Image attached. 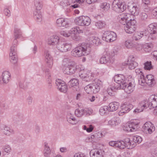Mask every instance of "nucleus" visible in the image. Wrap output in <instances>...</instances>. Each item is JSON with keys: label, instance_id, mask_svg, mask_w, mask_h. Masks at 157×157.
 Instances as JSON below:
<instances>
[{"label": "nucleus", "instance_id": "nucleus-64", "mask_svg": "<svg viewBox=\"0 0 157 157\" xmlns=\"http://www.w3.org/2000/svg\"><path fill=\"white\" fill-rule=\"evenodd\" d=\"M152 13L153 15L157 17V7L153 10Z\"/></svg>", "mask_w": 157, "mask_h": 157}, {"label": "nucleus", "instance_id": "nucleus-35", "mask_svg": "<svg viewBox=\"0 0 157 157\" xmlns=\"http://www.w3.org/2000/svg\"><path fill=\"white\" fill-rule=\"evenodd\" d=\"M34 17L37 21L40 22L42 20V16L40 11L36 10L33 13Z\"/></svg>", "mask_w": 157, "mask_h": 157}, {"label": "nucleus", "instance_id": "nucleus-32", "mask_svg": "<svg viewBox=\"0 0 157 157\" xmlns=\"http://www.w3.org/2000/svg\"><path fill=\"white\" fill-rule=\"evenodd\" d=\"M86 111L83 108H79L75 109V113L77 117H80L84 115Z\"/></svg>", "mask_w": 157, "mask_h": 157}, {"label": "nucleus", "instance_id": "nucleus-4", "mask_svg": "<svg viewBox=\"0 0 157 157\" xmlns=\"http://www.w3.org/2000/svg\"><path fill=\"white\" fill-rule=\"evenodd\" d=\"M114 55L113 51L104 52L100 58L99 62L101 64L110 65L114 62Z\"/></svg>", "mask_w": 157, "mask_h": 157}, {"label": "nucleus", "instance_id": "nucleus-5", "mask_svg": "<svg viewBox=\"0 0 157 157\" xmlns=\"http://www.w3.org/2000/svg\"><path fill=\"white\" fill-rule=\"evenodd\" d=\"M63 69V73L67 75L73 74L76 72H79L81 71V68L79 66L77 65L74 62H69L67 67Z\"/></svg>", "mask_w": 157, "mask_h": 157}, {"label": "nucleus", "instance_id": "nucleus-41", "mask_svg": "<svg viewBox=\"0 0 157 157\" xmlns=\"http://www.w3.org/2000/svg\"><path fill=\"white\" fill-rule=\"evenodd\" d=\"M132 139L133 142H134V143L136 144V143L139 144L140 143L142 140V139L141 137L137 135L133 136Z\"/></svg>", "mask_w": 157, "mask_h": 157}, {"label": "nucleus", "instance_id": "nucleus-9", "mask_svg": "<svg viewBox=\"0 0 157 157\" xmlns=\"http://www.w3.org/2000/svg\"><path fill=\"white\" fill-rule=\"evenodd\" d=\"M57 48L60 51L63 52L71 50V43L60 41L56 45Z\"/></svg>", "mask_w": 157, "mask_h": 157}, {"label": "nucleus", "instance_id": "nucleus-10", "mask_svg": "<svg viewBox=\"0 0 157 157\" xmlns=\"http://www.w3.org/2000/svg\"><path fill=\"white\" fill-rule=\"evenodd\" d=\"M147 31L149 34H147V36L152 40L155 39L156 37V33H157V24L154 23L149 25L147 29Z\"/></svg>", "mask_w": 157, "mask_h": 157}, {"label": "nucleus", "instance_id": "nucleus-22", "mask_svg": "<svg viewBox=\"0 0 157 157\" xmlns=\"http://www.w3.org/2000/svg\"><path fill=\"white\" fill-rule=\"evenodd\" d=\"M90 157H103L102 151L100 149H93L90 152Z\"/></svg>", "mask_w": 157, "mask_h": 157}, {"label": "nucleus", "instance_id": "nucleus-16", "mask_svg": "<svg viewBox=\"0 0 157 157\" xmlns=\"http://www.w3.org/2000/svg\"><path fill=\"white\" fill-rule=\"evenodd\" d=\"M78 80L76 78H72L68 82L67 85L69 88H73L74 91H78L80 90Z\"/></svg>", "mask_w": 157, "mask_h": 157}, {"label": "nucleus", "instance_id": "nucleus-53", "mask_svg": "<svg viewBox=\"0 0 157 157\" xmlns=\"http://www.w3.org/2000/svg\"><path fill=\"white\" fill-rule=\"evenodd\" d=\"M67 121L72 124H76L77 122L75 117H70L67 118Z\"/></svg>", "mask_w": 157, "mask_h": 157}, {"label": "nucleus", "instance_id": "nucleus-63", "mask_svg": "<svg viewBox=\"0 0 157 157\" xmlns=\"http://www.w3.org/2000/svg\"><path fill=\"white\" fill-rule=\"evenodd\" d=\"M94 127L92 125H90L89 127L87 128L86 131L88 132H91L93 130Z\"/></svg>", "mask_w": 157, "mask_h": 157}, {"label": "nucleus", "instance_id": "nucleus-57", "mask_svg": "<svg viewBox=\"0 0 157 157\" xmlns=\"http://www.w3.org/2000/svg\"><path fill=\"white\" fill-rule=\"evenodd\" d=\"M46 76L47 78V81L51 80V75H50L49 71L48 70L45 71Z\"/></svg>", "mask_w": 157, "mask_h": 157}, {"label": "nucleus", "instance_id": "nucleus-12", "mask_svg": "<svg viewBox=\"0 0 157 157\" xmlns=\"http://www.w3.org/2000/svg\"><path fill=\"white\" fill-rule=\"evenodd\" d=\"M10 58L11 62L15 64L17 62L18 57L17 53L16 47L15 46H12L10 48Z\"/></svg>", "mask_w": 157, "mask_h": 157}, {"label": "nucleus", "instance_id": "nucleus-39", "mask_svg": "<svg viewBox=\"0 0 157 157\" xmlns=\"http://www.w3.org/2000/svg\"><path fill=\"white\" fill-rule=\"evenodd\" d=\"M129 20L127 23V25L124 27H136V21L134 19L132 20L131 19H129Z\"/></svg>", "mask_w": 157, "mask_h": 157}, {"label": "nucleus", "instance_id": "nucleus-50", "mask_svg": "<svg viewBox=\"0 0 157 157\" xmlns=\"http://www.w3.org/2000/svg\"><path fill=\"white\" fill-rule=\"evenodd\" d=\"M140 77V78L138 80L139 84L141 86L144 85V83H146L145 76L142 75Z\"/></svg>", "mask_w": 157, "mask_h": 157}, {"label": "nucleus", "instance_id": "nucleus-40", "mask_svg": "<svg viewBox=\"0 0 157 157\" xmlns=\"http://www.w3.org/2000/svg\"><path fill=\"white\" fill-rule=\"evenodd\" d=\"M100 7L102 10L106 11L108 10L110 7V5L106 2H104L101 4Z\"/></svg>", "mask_w": 157, "mask_h": 157}, {"label": "nucleus", "instance_id": "nucleus-62", "mask_svg": "<svg viewBox=\"0 0 157 157\" xmlns=\"http://www.w3.org/2000/svg\"><path fill=\"white\" fill-rule=\"evenodd\" d=\"M144 8V10L145 12H148L150 10V9L149 7L148 6V5H144L142 4Z\"/></svg>", "mask_w": 157, "mask_h": 157}, {"label": "nucleus", "instance_id": "nucleus-44", "mask_svg": "<svg viewBox=\"0 0 157 157\" xmlns=\"http://www.w3.org/2000/svg\"><path fill=\"white\" fill-rule=\"evenodd\" d=\"M82 71H82L81 70V71H79L78 74L79 77L81 78H82L83 80L86 82L88 81L89 80L88 75L82 73Z\"/></svg>", "mask_w": 157, "mask_h": 157}, {"label": "nucleus", "instance_id": "nucleus-3", "mask_svg": "<svg viewBox=\"0 0 157 157\" xmlns=\"http://www.w3.org/2000/svg\"><path fill=\"white\" fill-rule=\"evenodd\" d=\"M140 106L147 108L149 107L150 109L157 108V95H151L148 100H143L139 104Z\"/></svg>", "mask_w": 157, "mask_h": 157}, {"label": "nucleus", "instance_id": "nucleus-31", "mask_svg": "<svg viewBox=\"0 0 157 157\" xmlns=\"http://www.w3.org/2000/svg\"><path fill=\"white\" fill-rule=\"evenodd\" d=\"M147 36V34L146 33H145V32H138L134 34V36L133 37V39L136 40H139L142 37H143Z\"/></svg>", "mask_w": 157, "mask_h": 157}, {"label": "nucleus", "instance_id": "nucleus-19", "mask_svg": "<svg viewBox=\"0 0 157 157\" xmlns=\"http://www.w3.org/2000/svg\"><path fill=\"white\" fill-rule=\"evenodd\" d=\"M45 55V61L46 62L48 67L51 68L53 65V59L51 55L48 51H46L44 52Z\"/></svg>", "mask_w": 157, "mask_h": 157}, {"label": "nucleus", "instance_id": "nucleus-1", "mask_svg": "<svg viewBox=\"0 0 157 157\" xmlns=\"http://www.w3.org/2000/svg\"><path fill=\"white\" fill-rule=\"evenodd\" d=\"M91 50L89 44L82 43L74 49L71 52V55L74 57H78L89 54Z\"/></svg>", "mask_w": 157, "mask_h": 157}, {"label": "nucleus", "instance_id": "nucleus-59", "mask_svg": "<svg viewBox=\"0 0 157 157\" xmlns=\"http://www.w3.org/2000/svg\"><path fill=\"white\" fill-rule=\"evenodd\" d=\"M74 157H86L85 155L84 154L80 153H77L75 154Z\"/></svg>", "mask_w": 157, "mask_h": 157}, {"label": "nucleus", "instance_id": "nucleus-27", "mask_svg": "<svg viewBox=\"0 0 157 157\" xmlns=\"http://www.w3.org/2000/svg\"><path fill=\"white\" fill-rule=\"evenodd\" d=\"M120 104L117 102H113L109 103V112H113L116 111L118 108Z\"/></svg>", "mask_w": 157, "mask_h": 157}, {"label": "nucleus", "instance_id": "nucleus-6", "mask_svg": "<svg viewBox=\"0 0 157 157\" xmlns=\"http://www.w3.org/2000/svg\"><path fill=\"white\" fill-rule=\"evenodd\" d=\"M75 23L77 25L81 26H87L91 23V20L87 16H81L76 17L74 20Z\"/></svg>", "mask_w": 157, "mask_h": 157}, {"label": "nucleus", "instance_id": "nucleus-15", "mask_svg": "<svg viewBox=\"0 0 157 157\" xmlns=\"http://www.w3.org/2000/svg\"><path fill=\"white\" fill-rule=\"evenodd\" d=\"M133 106L131 104L125 102L121 106V109L119 113V115L129 112L132 109Z\"/></svg>", "mask_w": 157, "mask_h": 157}, {"label": "nucleus", "instance_id": "nucleus-43", "mask_svg": "<svg viewBox=\"0 0 157 157\" xmlns=\"http://www.w3.org/2000/svg\"><path fill=\"white\" fill-rule=\"evenodd\" d=\"M109 107L107 106H104L101 107L99 109L100 114L103 115L106 113L107 111H109Z\"/></svg>", "mask_w": 157, "mask_h": 157}, {"label": "nucleus", "instance_id": "nucleus-46", "mask_svg": "<svg viewBox=\"0 0 157 157\" xmlns=\"http://www.w3.org/2000/svg\"><path fill=\"white\" fill-rule=\"evenodd\" d=\"M136 27H124V29L126 33H133L136 30Z\"/></svg>", "mask_w": 157, "mask_h": 157}, {"label": "nucleus", "instance_id": "nucleus-8", "mask_svg": "<svg viewBox=\"0 0 157 157\" xmlns=\"http://www.w3.org/2000/svg\"><path fill=\"white\" fill-rule=\"evenodd\" d=\"M117 36L116 33L113 32L107 31L103 33L102 39L107 42H112L116 40Z\"/></svg>", "mask_w": 157, "mask_h": 157}, {"label": "nucleus", "instance_id": "nucleus-7", "mask_svg": "<svg viewBox=\"0 0 157 157\" xmlns=\"http://www.w3.org/2000/svg\"><path fill=\"white\" fill-rule=\"evenodd\" d=\"M139 123L136 120H132L124 126V130L127 132H135L138 129Z\"/></svg>", "mask_w": 157, "mask_h": 157}, {"label": "nucleus", "instance_id": "nucleus-14", "mask_svg": "<svg viewBox=\"0 0 157 157\" xmlns=\"http://www.w3.org/2000/svg\"><path fill=\"white\" fill-rule=\"evenodd\" d=\"M55 84L57 86V88L61 92L66 93L67 91V86L65 83L59 79L56 80Z\"/></svg>", "mask_w": 157, "mask_h": 157}, {"label": "nucleus", "instance_id": "nucleus-36", "mask_svg": "<svg viewBox=\"0 0 157 157\" xmlns=\"http://www.w3.org/2000/svg\"><path fill=\"white\" fill-rule=\"evenodd\" d=\"M44 144V155L45 156L48 157L49 156V155L50 154V149L49 147L48 146V144L47 143L45 142Z\"/></svg>", "mask_w": 157, "mask_h": 157}, {"label": "nucleus", "instance_id": "nucleus-61", "mask_svg": "<svg viewBox=\"0 0 157 157\" xmlns=\"http://www.w3.org/2000/svg\"><path fill=\"white\" fill-rule=\"evenodd\" d=\"M60 34L61 35L65 37H68L70 35L68 33L66 32L63 31L60 32Z\"/></svg>", "mask_w": 157, "mask_h": 157}, {"label": "nucleus", "instance_id": "nucleus-58", "mask_svg": "<svg viewBox=\"0 0 157 157\" xmlns=\"http://www.w3.org/2000/svg\"><path fill=\"white\" fill-rule=\"evenodd\" d=\"M139 107H141V108H137L136 109H135L134 111L133 112L136 113H138L140 112H142L143 111V110L144 109H145L143 107L140 106L139 105Z\"/></svg>", "mask_w": 157, "mask_h": 157}, {"label": "nucleus", "instance_id": "nucleus-51", "mask_svg": "<svg viewBox=\"0 0 157 157\" xmlns=\"http://www.w3.org/2000/svg\"><path fill=\"white\" fill-rule=\"evenodd\" d=\"M152 46L151 44H146L144 45L143 48L145 51L149 52L151 51Z\"/></svg>", "mask_w": 157, "mask_h": 157}, {"label": "nucleus", "instance_id": "nucleus-23", "mask_svg": "<svg viewBox=\"0 0 157 157\" xmlns=\"http://www.w3.org/2000/svg\"><path fill=\"white\" fill-rule=\"evenodd\" d=\"M56 23L58 26L64 27L66 28L68 27L69 24L67 19L63 18H60L57 20Z\"/></svg>", "mask_w": 157, "mask_h": 157}, {"label": "nucleus", "instance_id": "nucleus-13", "mask_svg": "<svg viewBox=\"0 0 157 157\" xmlns=\"http://www.w3.org/2000/svg\"><path fill=\"white\" fill-rule=\"evenodd\" d=\"M114 81L119 85L120 88L126 84V79L122 74H118L115 75L114 77Z\"/></svg>", "mask_w": 157, "mask_h": 157}, {"label": "nucleus", "instance_id": "nucleus-21", "mask_svg": "<svg viewBox=\"0 0 157 157\" xmlns=\"http://www.w3.org/2000/svg\"><path fill=\"white\" fill-rule=\"evenodd\" d=\"M134 60L135 58L134 57L131 58L130 57L128 59L127 64L128 66V68L130 70L134 69L138 65V63Z\"/></svg>", "mask_w": 157, "mask_h": 157}, {"label": "nucleus", "instance_id": "nucleus-37", "mask_svg": "<svg viewBox=\"0 0 157 157\" xmlns=\"http://www.w3.org/2000/svg\"><path fill=\"white\" fill-rule=\"evenodd\" d=\"M130 141V139L129 138H126L123 140L119 141L121 144L120 145V149H124L126 146V144H127L129 141Z\"/></svg>", "mask_w": 157, "mask_h": 157}, {"label": "nucleus", "instance_id": "nucleus-45", "mask_svg": "<svg viewBox=\"0 0 157 157\" xmlns=\"http://www.w3.org/2000/svg\"><path fill=\"white\" fill-rule=\"evenodd\" d=\"M144 69L145 70H150L153 68L151 61H147L144 63Z\"/></svg>", "mask_w": 157, "mask_h": 157}, {"label": "nucleus", "instance_id": "nucleus-20", "mask_svg": "<svg viewBox=\"0 0 157 157\" xmlns=\"http://www.w3.org/2000/svg\"><path fill=\"white\" fill-rule=\"evenodd\" d=\"M130 15L129 14L122 13L118 16V19H119L120 23L123 25H126L127 23L129 20L128 16Z\"/></svg>", "mask_w": 157, "mask_h": 157}, {"label": "nucleus", "instance_id": "nucleus-54", "mask_svg": "<svg viewBox=\"0 0 157 157\" xmlns=\"http://www.w3.org/2000/svg\"><path fill=\"white\" fill-rule=\"evenodd\" d=\"M117 120L115 119H112L109 120L108 122V124L112 126H115L117 123Z\"/></svg>", "mask_w": 157, "mask_h": 157}, {"label": "nucleus", "instance_id": "nucleus-11", "mask_svg": "<svg viewBox=\"0 0 157 157\" xmlns=\"http://www.w3.org/2000/svg\"><path fill=\"white\" fill-rule=\"evenodd\" d=\"M142 131L147 134H151L155 129L154 125L150 122H146L142 127Z\"/></svg>", "mask_w": 157, "mask_h": 157}, {"label": "nucleus", "instance_id": "nucleus-26", "mask_svg": "<svg viewBox=\"0 0 157 157\" xmlns=\"http://www.w3.org/2000/svg\"><path fill=\"white\" fill-rule=\"evenodd\" d=\"M59 37L56 35L53 36L51 37L48 41V44L51 45H56L60 41Z\"/></svg>", "mask_w": 157, "mask_h": 157}, {"label": "nucleus", "instance_id": "nucleus-29", "mask_svg": "<svg viewBox=\"0 0 157 157\" xmlns=\"http://www.w3.org/2000/svg\"><path fill=\"white\" fill-rule=\"evenodd\" d=\"M106 25L105 21L99 20L95 22V25L98 29H102L105 28Z\"/></svg>", "mask_w": 157, "mask_h": 157}, {"label": "nucleus", "instance_id": "nucleus-49", "mask_svg": "<svg viewBox=\"0 0 157 157\" xmlns=\"http://www.w3.org/2000/svg\"><path fill=\"white\" fill-rule=\"evenodd\" d=\"M125 145H126V147H127L128 149H132L136 145V144L134 143V142H133L132 140L131 141L130 140V141H129Z\"/></svg>", "mask_w": 157, "mask_h": 157}, {"label": "nucleus", "instance_id": "nucleus-60", "mask_svg": "<svg viewBox=\"0 0 157 157\" xmlns=\"http://www.w3.org/2000/svg\"><path fill=\"white\" fill-rule=\"evenodd\" d=\"M135 72L137 74H138L140 75L139 76L144 75V73L141 71V69H136L135 70Z\"/></svg>", "mask_w": 157, "mask_h": 157}, {"label": "nucleus", "instance_id": "nucleus-56", "mask_svg": "<svg viewBox=\"0 0 157 157\" xmlns=\"http://www.w3.org/2000/svg\"><path fill=\"white\" fill-rule=\"evenodd\" d=\"M3 150L5 152L8 153L11 151V148L10 146L7 145L4 147Z\"/></svg>", "mask_w": 157, "mask_h": 157}, {"label": "nucleus", "instance_id": "nucleus-33", "mask_svg": "<svg viewBox=\"0 0 157 157\" xmlns=\"http://www.w3.org/2000/svg\"><path fill=\"white\" fill-rule=\"evenodd\" d=\"M124 45L127 48L131 49L133 48L136 47L137 44L134 43L130 40H127L125 41Z\"/></svg>", "mask_w": 157, "mask_h": 157}, {"label": "nucleus", "instance_id": "nucleus-30", "mask_svg": "<svg viewBox=\"0 0 157 157\" xmlns=\"http://www.w3.org/2000/svg\"><path fill=\"white\" fill-rule=\"evenodd\" d=\"M145 78L146 83L149 86H151L155 83L153 76L151 75H147Z\"/></svg>", "mask_w": 157, "mask_h": 157}, {"label": "nucleus", "instance_id": "nucleus-42", "mask_svg": "<svg viewBox=\"0 0 157 157\" xmlns=\"http://www.w3.org/2000/svg\"><path fill=\"white\" fill-rule=\"evenodd\" d=\"M121 144L120 143V141H109V146L114 147L120 149V145Z\"/></svg>", "mask_w": 157, "mask_h": 157}, {"label": "nucleus", "instance_id": "nucleus-2", "mask_svg": "<svg viewBox=\"0 0 157 157\" xmlns=\"http://www.w3.org/2000/svg\"><path fill=\"white\" fill-rule=\"evenodd\" d=\"M102 85V82L99 79H96L92 83L86 86L84 89L88 94H96L100 91Z\"/></svg>", "mask_w": 157, "mask_h": 157}, {"label": "nucleus", "instance_id": "nucleus-47", "mask_svg": "<svg viewBox=\"0 0 157 157\" xmlns=\"http://www.w3.org/2000/svg\"><path fill=\"white\" fill-rule=\"evenodd\" d=\"M35 6L36 7V9L37 10L40 11L42 8V4L41 2L39 0L36 1L34 2Z\"/></svg>", "mask_w": 157, "mask_h": 157}, {"label": "nucleus", "instance_id": "nucleus-48", "mask_svg": "<svg viewBox=\"0 0 157 157\" xmlns=\"http://www.w3.org/2000/svg\"><path fill=\"white\" fill-rule=\"evenodd\" d=\"M104 136L103 135L101 132H98L95 133L94 134L91 136L92 138L93 137L95 139H98L99 138H101Z\"/></svg>", "mask_w": 157, "mask_h": 157}, {"label": "nucleus", "instance_id": "nucleus-17", "mask_svg": "<svg viewBox=\"0 0 157 157\" xmlns=\"http://www.w3.org/2000/svg\"><path fill=\"white\" fill-rule=\"evenodd\" d=\"M128 10L131 14L134 16L138 15L140 12L139 7L134 4L128 5L127 6Z\"/></svg>", "mask_w": 157, "mask_h": 157}, {"label": "nucleus", "instance_id": "nucleus-34", "mask_svg": "<svg viewBox=\"0 0 157 157\" xmlns=\"http://www.w3.org/2000/svg\"><path fill=\"white\" fill-rule=\"evenodd\" d=\"M3 128L4 132L5 134L7 136H10L11 134L14 133V131L12 129L6 125L4 126Z\"/></svg>", "mask_w": 157, "mask_h": 157}, {"label": "nucleus", "instance_id": "nucleus-24", "mask_svg": "<svg viewBox=\"0 0 157 157\" xmlns=\"http://www.w3.org/2000/svg\"><path fill=\"white\" fill-rule=\"evenodd\" d=\"M14 33L15 38L13 41L12 46H15L16 47L17 43V39L19 38L21 36V32L20 29L15 27L14 28Z\"/></svg>", "mask_w": 157, "mask_h": 157}, {"label": "nucleus", "instance_id": "nucleus-52", "mask_svg": "<svg viewBox=\"0 0 157 157\" xmlns=\"http://www.w3.org/2000/svg\"><path fill=\"white\" fill-rule=\"evenodd\" d=\"M114 88V87L108 88L107 89V92L109 95L111 96H113L115 95V92L113 90L115 89Z\"/></svg>", "mask_w": 157, "mask_h": 157}, {"label": "nucleus", "instance_id": "nucleus-55", "mask_svg": "<svg viewBox=\"0 0 157 157\" xmlns=\"http://www.w3.org/2000/svg\"><path fill=\"white\" fill-rule=\"evenodd\" d=\"M140 17L142 20L145 21L147 18L148 15L145 13L142 12L140 14Z\"/></svg>", "mask_w": 157, "mask_h": 157}, {"label": "nucleus", "instance_id": "nucleus-38", "mask_svg": "<svg viewBox=\"0 0 157 157\" xmlns=\"http://www.w3.org/2000/svg\"><path fill=\"white\" fill-rule=\"evenodd\" d=\"M90 42L91 44H95L96 45H98L100 43H101L100 42V39L98 38L92 36L90 38Z\"/></svg>", "mask_w": 157, "mask_h": 157}, {"label": "nucleus", "instance_id": "nucleus-25", "mask_svg": "<svg viewBox=\"0 0 157 157\" xmlns=\"http://www.w3.org/2000/svg\"><path fill=\"white\" fill-rule=\"evenodd\" d=\"M10 79V74L8 71H4L2 75V79L3 83H7Z\"/></svg>", "mask_w": 157, "mask_h": 157}, {"label": "nucleus", "instance_id": "nucleus-28", "mask_svg": "<svg viewBox=\"0 0 157 157\" xmlns=\"http://www.w3.org/2000/svg\"><path fill=\"white\" fill-rule=\"evenodd\" d=\"M116 8L120 13H121L125 10L127 8V6L124 3H121L120 2L116 4Z\"/></svg>", "mask_w": 157, "mask_h": 157}, {"label": "nucleus", "instance_id": "nucleus-18", "mask_svg": "<svg viewBox=\"0 0 157 157\" xmlns=\"http://www.w3.org/2000/svg\"><path fill=\"white\" fill-rule=\"evenodd\" d=\"M134 86L135 85L134 84H132V82H129L128 83H126V84L123 86L121 88L124 90L127 93L130 94L134 90Z\"/></svg>", "mask_w": 157, "mask_h": 157}]
</instances>
